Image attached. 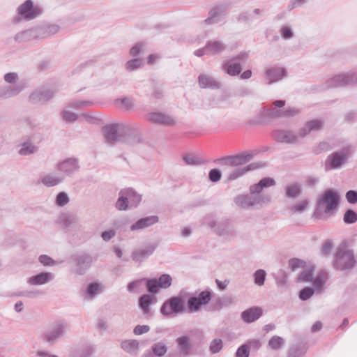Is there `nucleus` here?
Returning a JSON list of instances; mask_svg holds the SVG:
<instances>
[{
	"instance_id": "nucleus-1",
	"label": "nucleus",
	"mask_w": 357,
	"mask_h": 357,
	"mask_svg": "<svg viewBox=\"0 0 357 357\" xmlns=\"http://www.w3.org/2000/svg\"><path fill=\"white\" fill-rule=\"evenodd\" d=\"M275 181L270 177H265L258 183L251 185L249 188V194L238 195L234 198L235 204L241 208H248L252 206L268 203L271 201V196L261 194L263 189L275 185Z\"/></svg>"
},
{
	"instance_id": "nucleus-2",
	"label": "nucleus",
	"mask_w": 357,
	"mask_h": 357,
	"mask_svg": "<svg viewBox=\"0 0 357 357\" xmlns=\"http://www.w3.org/2000/svg\"><path fill=\"white\" fill-rule=\"evenodd\" d=\"M67 332L65 321L59 320L52 322L40 335V340L48 344L54 345L61 339Z\"/></svg>"
},
{
	"instance_id": "nucleus-3",
	"label": "nucleus",
	"mask_w": 357,
	"mask_h": 357,
	"mask_svg": "<svg viewBox=\"0 0 357 357\" xmlns=\"http://www.w3.org/2000/svg\"><path fill=\"white\" fill-rule=\"evenodd\" d=\"M338 194L333 190H327L318 198L316 213L317 215L333 214L339 204Z\"/></svg>"
},
{
	"instance_id": "nucleus-4",
	"label": "nucleus",
	"mask_w": 357,
	"mask_h": 357,
	"mask_svg": "<svg viewBox=\"0 0 357 357\" xmlns=\"http://www.w3.org/2000/svg\"><path fill=\"white\" fill-rule=\"evenodd\" d=\"M16 13L17 15L13 19L15 24L37 18L42 15L43 9L39 5H35L32 0H26L17 8Z\"/></svg>"
},
{
	"instance_id": "nucleus-5",
	"label": "nucleus",
	"mask_w": 357,
	"mask_h": 357,
	"mask_svg": "<svg viewBox=\"0 0 357 357\" xmlns=\"http://www.w3.org/2000/svg\"><path fill=\"white\" fill-rule=\"evenodd\" d=\"M353 151V147L349 146L344 147L340 151L330 154L326 160L325 169L328 171L341 168L351 156Z\"/></svg>"
},
{
	"instance_id": "nucleus-6",
	"label": "nucleus",
	"mask_w": 357,
	"mask_h": 357,
	"mask_svg": "<svg viewBox=\"0 0 357 357\" xmlns=\"http://www.w3.org/2000/svg\"><path fill=\"white\" fill-rule=\"evenodd\" d=\"M232 6V2L227 0L215 3L208 10V17L202 23L205 25L218 23L220 17L226 15Z\"/></svg>"
},
{
	"instance_id": "nucleus-7",
	"label": "nucleus",
	"mask_w": 357,
	"mask_h": 357,
	"mask_svg": "<svg viewBox=\"0 0 357 357\" xmlns=\"http://www.w3.org/2000/svg\"><path fill=\"white\" fill-rule=\"evenodd\" d=\"M355 264L353 251L344 247L340 248L335 255L334 267L340 271H345L353 268Z\"/></svg>"
},
{
	"instance_id": "nucleus-8",
	"label": "nucleus",
	"mask_w": 357,
	"mask_h": 357,
	"mask_svg": "<svg viewBox=\"0 0 357 357\" xmlns=\"http://www.w3.org/2000/svg\"><path fill=\"white\" fill-rule=\"evenodd\" d=\"M285 100H277L270 106L265 107L260 112L261 119L268 121H273L282 119V107L285 105Z\"/></svg>"
},
{
	"instance_id": "nucleus-9",
	"label": "nucleus",
	"mask_w": 357,
	"mask_h": 357,
	"mask_svg": "<svg viewBox=\"0 0 357 357\" xmlns=\"http://www.w3.org/2000/svg\"><path fill=\"white\" fill-rule=\"evenodd\" d=\"M126 128L124 126V123H114L102 127V132L106 142L109 144L121 142L123 136L122 132H124Z\"/></svg>"
},
{
	"instance_id": "nucleus-10",
	"label": "nucleus",
	"mask_w": 357,
	"mask_h": 357,
	"mask_svg": "<svg viewBox=\"0 0 357 357\" xmlns=\"http://www.w3.org/2000/svg\"><path fill=\"white\" fill-rule=\"evenodd\" d=\"M208 226L216 234L225 239L229 240L236 236L234 228L227 220H212L208 223Z\"/></svg>"
},
{
	"instance_id": "nucleus-11",
	"label": "nucleus",
	"mask_w": 357,
	"mask_h": 357,
	"mask_svg": "<svg viewBox=\"0 0 357 357\" xmlns=\"http://www.w3.org/2000/svg\"><path fill=\"white\" fill-rule=\"evenodd\" d=\"M352 84H357V74L353 72L334 75L326 82L327 88L344 86Z\"/></svg>"
},
{
	"instance_id": "nucleus-12",
	"label": "nucleus",
	"mask_w": 357,
	"mask_h": 357,
	"mask_svg": "<svg viewBox=\"0 0 357 357\" xmlns=\"http://www.w3.org/2000/svg\"><path fill=\"white\" fill-rule=\"evenodd\" d=\"M184 311V304L183 299L179 296H174L168 299L163 303L160 308V312L165 316H169L172 314H178Z\"/></svg>"
},
{
	"instance_id": "nucleus-13",
	"label": "nucleus",
	"mask_w": 357,
	"mask_h": 357,
	"mask_svg": "<svg viewBox=\"0 0 357 357\" xmlns=\"http://www.w3.org/2000/svg\"><path fill=\"white\" fill-rule=\"evenodd\" d=\"M52 89L40 87L34 90L29 96V101L33 105H44L54 96Z\"/></svg>"
},
{
	"instance_id": "nucleus-14",
	"label": "nucleus",
	"mask_w": 357,
	"mask_h": 357,
	"mask_svg": "<svg viewBox=\"0 0 357 357\" xmlns=\"http://www.w3.org/2000/svg\"><path fill=\"white\" fill-rule=\"evenodd\" d=\"M273 139L278 143H283L288 144H296L301 138L298 132L296 133L293 130L278 129L272 133Z\"/></svg>"
},
{
	"instance_id": "nucleus-15",
	"label": "nucleus",
	"mask_w": 357,
	"mask_h": 357,
	"mask_svg": "<svg viewBox=\"0 0 357 357\" xmlns=\"http://www.w3.org/2000/svg\"><path fill=\"white\" fill-rule=\"evenodd\" d=\"M79 169V160L75 158H69L56 165V169L62 174L70 176Z\"/></svg>"
},
{
	"instance_id": "nucleus-16",
	"label": "nucleus",
	"mask_w": 357,
	"mask_h": 357,
	"mask_svg": "<svg viewBox=\"0 0 357 357\" xmlns=\"http://www.w3.org/2000/svg\"><path fill=\"white\" fill-rule=\"evenodd\" d=\"M156 247L155 244L149 243L143 247L136 248L131 253V259L135 262L141 264L154 252Z\"/></svg>"
},
{
	"instance_id": "nucleus-17",
	"label": "nucleus",
	"mask_w": 357,
	"mask_h": 357,
	"mask_svg": "<svg viewBox=\"0 0 357 357\" xmlns=\"http://www.w3.org/2000/svg\"><path fill=\"white\" fill-rule=\"evenodd\" d=\"M75 272L78 275H84L93 263L91 255L82 253L77 255L74 258Z\"/></svg>"
},
{
	"instance_id": "nucleus-18",
	"label": "nucleus",
	"mask_w": 357,
	"mask_h": 357,
	"mask_svg": "<svg viewBox=\"0 0 357 357\" xmlns=\"http://www.w3.org/2000/svg\"><path fill=\"white\" fill-rule=\"evenodd\" d=\"M287 71L284 68L274 66L266 69L264 76L268 84H272L287 77Z\"/></svg>"
},
{
	"instance_id": "nucleus-19",
	"label": "nucleus",
	"mask_w": 357,
	"mask_h": 357,
	"mask_svg": "<svg viewBox=\"0 0 357 357\" xmlns=\"http://www.w3.org/2000/svg\"><path fill=\"white\" fill-rule=\"evenodd\" d=\"M147 119L152 123L165 126H171L176 124V120L172 116L162 112L150 113L148 114Z\"/></svg>"
},
{
	"instance_id": "nucleus-20",
	"label": "nucleus",
	"mask_w": 357,
	"mask_h": 357,
	"mask_svg": "<svg viewBox=\"0 0 357 357\" xmlns=\"http://www.w3.org/2000/svg\"><path fill=\"white\" fill-rule=\"evenodd\" d=\"M251 158L250 154L242 153L234 156H227L217 160V162L221 165H228L236 167L242 165L248 162Z\"/></svg>"
},
{
	"instance_id": "nucleus-21",
	"label": "nucleus",
	"mask_w": 357,
	"mask_h": 357,
	"mask_svg": "<svg viewBox=\"0 0 357 357\" xmlns=\"http://www.w3.org/2000/svg\"><path fill=\"white\" fill-rule=\"evenodd\" d=\"M124 126L127 127L126 128L128 129H126V130L122 132L123 136L121 141L130 145H134L140 142L141 137L138 130L128 123H124Z\"/></svg>"
},
{
	"instance_id": "nucleus-22",
	"label": "nucleus",
	"mask_w": 357,
	"mask_h": 357,
	"mask_svg": "<svg viewBox=\"0 0 357 357\" xmlns=\"http://www.w3.org/2000/svg\"><path fill=\"white\" fill-rule=\"evenodd\" d=\"M323 128V121L319 119H313L307 121L304 126L299 129L298 136L303 138L311 132L319 131Z\"/></svg>"
},
{
	"instance_id": "nucleus-23",
	"label": "nucleus",
	"mask_w": 357,
	"mask_h": 357,
	"mask_svg": "<svg viewBox=\"0 0 357 357\" xmlns=\"http://www.w3.org/2000/svg\"><path fill=\"white\" fill-rule=\"evenodd\" d=\"M158 220L159 218L156 215H151L140 218L130 227V230L135 231L145 229L157 223Z\"/></svg>"
},
{
	"instance_id": "nucleus-24",
	"label": "nucleus",
	"mask_w": 357,
	"mask_h": 357,
	"mask_svg": "<svg viewBox=\"0 0 357 357\" xmlns=\"http://www.w3.org/2000/svg\"><path fill=\"white\" fill-rule=\"evenodd\" d=\"M262 313L260 307H253L242 312L241 318L246 323H252L257 320Z\"/></svg>"
},
{
	"instance_id": "nucleus-25",
	"label": "nucleus",
	"mask_w": 357,
	"mask_h": 357,
	"mask_svg": "<svg viewBox=\"0 0 357 357\" xmlns=\"http://www.w3.org/2000/svg\"><path fill=\"white\" fill-rule=\"evenodd\" d=\"M130 208H137L142 201V195L132 188L122 190Z\"/></svg>"
},
{
	"instance_id": "nucleus-26",
	"label": "nucleus",
	"mask_w": 357,
	"mask_h": 357,
	"mask_svg": "<svg viewBox=\"0 0 357 357\" xmlns=\"http://www.w3.org/2000/svg\"><path fill=\"white\" fill-rule=\"evenodd\" d=\"M199 86L202 89H217L220 86V83L213 77L202 74L198 77Z\"/></svg>"
},
{
	"instance_id": "nucleus-27",
	"label": "nucleus",
	"mask_w": 357,
	"mask_h": 357,
	"mask_svg": "<svg viewBox=\"0 0 357 357\" xmlns=\"http://www.w3.org/2000/svg\"><path fill=\"white\" fill-rule=\"evenodd\" d=\"M180 353L184 356H188L191 354L192 345L190 339L187 335L178 337L176 340Z\"/></svg>"
},
{
	"instance_id": "nucleus-28",
	"label": "nucleus",
	"mask_w": 357,
	"mask_h": 357,
	"mask_svg": "<svg viewBox=\"0 0 357 357\" xmlns=\"http://www.w3.org/2000/svg\"><path fill=\"white\" fill-rule=\"evenodd\" d=\"M22 91V86H4L0 87V99H7L17 96Z\"/></svg>"
},
{
	"instance_id": "nucleus-29",
	"label": "nucleus",
	"mask_w": 357,
	"mask_h": 357,
	"mask_svg": "<svg viewBox=\"0 0 357 357\" xmlns=\"http://www.w3.org/2000/svg\"><path fill=\"white\" fill-rule=\"evenodd\" d=\"M54 275L51 273H40L29 278L28 282L31 285H42L53 280Z\"/></svg>"
},
{
	"instance_id": "nucleus-30",
	"label": "nucleus",
	"mask_w": 357,
	"mask_h": 357,
	"mask_svg": "<svg viewBox=\"0 0 357 357\" xmlns=\"http://www.w3.org/2000/svg\"><path fill=\"white\" fill-rule=\"evenodd\" d=\"M40 182L46 187H53L63 181V177L53 173H49L40 178Z\"/></svg>"
},
{
	"instance_id": "nucleus-31",
	"label": "nucleus",
	"mask_w": 357,
	"mask_h": 357,
	"mask_svg": "<svg viewBox=\"0 0 357 357\" xmlns=\"http://www.w3.org/2000/svg\"><path fill=\"white\" fill-rule=\"evenodd\" d=\"M222 70L230 76L240 74L242 67L240 63L230 61H225L222 66Z\"/></svg>"
},
{
	"instance_id": "nucleus-32",
	"label": "nucleus",
	"mask_w": 357,
	"mask_h": 357,
	"mask_svg": "<svg viewBox=\"0 0 357 357\" xmlns=\"http://www.w3.org/2000/svg\"><path fill=\"white\" fill-rule=\"evenodd\" d=\"M206 48L208 49V54L214 55L223 52L227 45L220 40H211L206 45Z\"/></svg>"
},
{
	"instance_id": "nucleus-33",
	"label": "nucleus",
	"mask_w": 357,
	"mask_h": 357,
	"mask_svg": "<svg viewBox=\"0 0 357 357\" xmlns=\"http://www.w3.org/2000/svg\"><path fill=\"white\" fill-rule=\"evenodd\" d=\"M261 10L259 8H255L252 13L249 11H243L236 16V20L238 22L249 23L253 18V15L259 16L261 15Z\"/></svg>"
},
{
	"instance_id": "nucleus-34",
	"label": "nucleus",
	"mask_w": 357,
	"mask_h": 357,
	"mask_svg": "<svg viewBox=\"0 0 357 357\" xmlns=\"http://www.w3.org/2000/svg\"><path fill=\"white\" fill-rule=\"evenodd\" d=\"M34 40L31 28L20 31L15 35L14 40L16 43H26Z\"/></svg>"
},
{
	"instance_id": "nucleus-35",
	"label": "nucleus",
	"mask_w": 357,
	"mask_h": 357,
	"mask_svg": "<svg viewBox=\"0 0 357 357\" xmlns=\"http://www.w3.org/2000/svg\"><path fill=\"white\" fill-rule=\"evenodd\" d=\"M122 349L130 354H136L139 350V342L136 340H129L121 343Z\"/></svg>"
},
{
	"instance_id": "nucleus-36",
	"label": "nucleus",
	"mask_w": 357,
	"mask_h": 357,
	"mask_svg": "<svg viewBox=\"0 0 357 357\" xmlns=\"http://www.w3.org/2000/svg\"><path fill=\"white\" fill-rule=\"evenodd\" d=\"M328 279V273L325 271H321L319 272L314 280V288L316 290H321L323 286L326 282Z\"/></svg>"
},
{
	"instance_id": "nucleus-37",
	"label": "nucleus",
	"mask_w": 357,
	"mask_h": 357,
	"mask_svg": "<svg viewBox=\"0 0 357 357\" xmlns=\"http://www.w3.org/2000/svg\"><path fill=\"white\" fill-rule=\"evenodd\" d=\"M302 192V188L299 184H291L286 188V196L289 198H296L298 197Z\"/></svg>"
},
{
	"instance_id": "nucleus-38",
	"label": "nucleus",
	"mask_w": 357,
	"mask_h": 357,
	"mask_svg": "<svg viewBox=\"0 0 357 357\" xmlns=\"http://www.w3.org/2000/svg\"><path fill=\"white\" fill-rule=\"evenodd\" d=\"M115 206L119 211H126L130 208L128 201L126 199L122 190L119 192V198L115 204Z\"/></svg>"
},
{
	"instance_id": "nucleus-39",
	"label": "nucleus",
	"mask_w": 357,
	"mask_h": 357,
	"mask_svg": "<svg viewBox=\"0 0 357 357\" xmlns=\"http://www.w3.org/2000/svg\"><path fill=\"white\" fill-rule=\"evenodd\" d=\"M151 349L155 356L162 357L167 353V347L164 342H159L153 344L151 347Z\"/></svg>"
},
{
	"instance_id": "nucleus-40",
	"label": "nucleus",
	"mask_w": 357,
	"mask_h": 357,
	"mask_svg": "<svg viewBox=\"0 0 357 357\" xmlns=\"http://www.w3.org/2000/svg\"><path fill=\"white\" fill-rule=\"evenodd\" d=\"M42 27L44 38H49L56 34L60 30V27L56 24H44L42 25Z\"/></svg>"
},
{
	"instance_id": "nucleus-41",
	"label": "nucleus",
	"mask_w": 357,
	"mask_h": 357,
	"mask_svg": "<svg viewBox=\"0 0 357 357\" xmlns=\"http://www.w3.org/2000/svg\"><path fill=\"white\" fill-rule=\"evenodd\" d=\"M100 293V285L96 282L89 284L86 290V295L90 298H93Z\"/></svg>"
},
{
	"instance_id": "nucleus-42",
	"label": "nucleus",
	"mask_w": 357,
	"mask_h": 357,
	"mask_svg": "<svg viewBox=\"0 0 357 357\" xmlns=\"http://www.w3.org/2000/svg\"><path fill=\"white\" fill-rule=\"evenodd\" d=\"M305 354L304 347L300 344H296L289 349L287 357H303Z\"/></svg>"
},
{
	"instance_id": "nucleus-43",
	"label": "nucleus",
	"mask_w": 357,
	"mask_h": 357,
	"mask_svg": "<svg viewBox=\"0 0 357 357\" xmlns=\"http://www.w3.org/2000/svg\"><path fill=\"white\" fill-rule=\"evenodd\" d=\"M37 151L36 146L32 143L24 142L18 153L21 155H29L34 153Z\"/></svg>"
},
{
	"instance_id": "nucleus-44",
	"label": "nucleus",
	"mask_w": 357,
	"mask_h": 357,
	"mask_svg": "<svg viewBox=\"0 0 357 357\" xmlns=\"http://www.w3.org/2000/svg\"><path fill=\"white\" fill-rule=\"evenodd\" d=\"M252 165H249L247 167H241V168H237L234 169L233 172L230 173V174L228 176L229 181H234L243 175H244L246 172L252 169L251 168Z\"/></svg>"
},
{
	"instance_id": "nucleus-45",
	"label": "nucleus",
	"mask_w": 357,
	"mask_h": 357,
	"mask_svg": "<svg viewBox=\"0 0 357 357\" xmlns=\"http://www.w3.org/2000/svg\"><path fill=\"white\" fill-rule=\"evenodd\" d=\"M223 348V342L220 338L213 339L209 344V351L212 354L219 353Z\"/></svg>"
},
{
	"instance_id": "nucleus-46",
	"label": "nucleus",
	"mask_w": 357,
	"mask_h": 357,
	"mask_svg": "<svg viewBox=\"0 0 357 357\" xmlns=\"http://www.w3.org/2000/svg\"><path fill=\"white\" fill-rule=\"evenodd\" d=\"M61 220L66 227H68L75 224L78 221V218L75 215L66 213L62 214Z\"/></svg>"
},
{
	"instance_id": "nucleus-47",
	"label": "nucleus",
	"mask_w": 357,
	"mask_h": 357,
	"mask_svg": "<svg viewBox=\"0 0 357 357\" xmlns=\"http://www.w3.org/2000/svg\"><path fill=\"white\" fill-rule=\"evenodd\" d=\"M152 303V298L149 294L142 295L139 300V304L144 313L149 311V305Z\"/></svg>"
},
{
	"instance_id": "nucleus-48",
	"label": "nucleus",
	"mask_w": 357,
	"mask_h": 357,
	"mask_svg": "<svg viewBox=\"0 0 357 357\" xmlns=\"http://www.w3.org/2000/svg\"><path fill=\"white\" fill-rule=\"evenodd\" d=\"M202 304L195 296H191L188 300V307L190 312H197L200 310Z\"/></svg>"
},
{
	"instance_id": "nucleus-49",
	"label": "nucleus",
	"mask_w": 357,
	"mask_h": 357,
	"mask_svg": "<svg viewBox=\"0 0 357 357\" xmlns=\"http://www.w3.org/2000/svg\"><path fill=\"white\" fill-rule=\"evenodd\" d=\"M301 109L296 107H289L286 109H282V119H290L299 115Z\"/></svg>"
},
{
	"instance_id": "nucleus-50",
	"label": "nucleus",
	"mask_w": 357,
	"mask_h": 357,
	"mask_svg": "<svg viewBox=\"0 0 357 357\" xmlns=\"http://www.w3.org/2000/svg\"><path fill=\"white\" fill-rule=\"evenodd\" d=\"M314 270L308 268L304 270L298 277V282H311L313 279Z\"/></svg>"
},
{
	"instance_id": "nucleus-51",
	"label": "nucleus",
	"mask_w": 357,
	"mask_h": 357,
	"mask_svg": "<svg viewBox=\"0 0 357 357\" xmlns=\"http://www.w3.org/2000/svg\"><path fill=\"white\" fill-rule=\"evenodd\" d=\"M284 344V340L280 337L275 335L268 341V346L274 350L280 349Z\"/></svg>"
},
{
	"instance_id": "nucleus-52",
	"label": "nucleus",
	"mask_w": 357,
	"mask_h": 357,
	"mask_svg": "<svg viewBox=\"0 0 357 357\" xmlns=\"http://www.w3.org/2000/svg\"><path fill=\"white\" fill-rule=\"evenodd\" d=\"M343 220L346 224H353L357 221V213L352 209L346 211Z\"/></svg>"
},
{
	"instance_id": "nucleus-53",
	"label": "nucleus",
	"mask_w": 357,
	"mask_h": 357,
	"mask_svg": "<svg viewBox=\"0 0 357 357\" xmlns=\"http://www.w3.org/2000/svg\"><path fill=\"white\" fill-rule=\"evenodd\" d=\"M172 278L168 274H162L158 280L159 287L162 289H167L172 284Z\"/></svg>"
},
{
	"instance_id": "nucleus-54",
	"label": "nucleus",
	"mask_w": 357,
	"mask_h": 357,
	"mask_svg": "<svg viewBox=\"0 0 357 357\" xmlns=\"http://www.w3.org/2000/svg\"><path fill=\"white\" fill-rule=\"evenodd\" d=\"M266 271L263 269H259L254 273L255 283L258 286H261L264 284L266 278Z\"/></svg>"
},
{
	"instance_id": "nucleus-55",
	"label": "nucleus",
	"mask_w": 357,
	"mask_h": 357,
	"mask_svg": "<svg viewBox=\"0 0 357 357\" xmlns=\"http://www.w3.org/2000/svg\"><path fill=\"white\" fill-rule=\"evenodd\" d=\"M70 201L68 194L65 192H60L56 197V204L59 206H64Z\"/></svg>"
},
{
	"instance_id": "nucleus-56",
	"label": "nucleus",
	"mask_w": 357,
	"mask_h": 357,
	"mask_svg": "<svg viewBox=\"0 0 357 357\" xmlns=\"http://www.w3.org/2000/svg\"><path fill=\"white\" fill-rule=\"evenodd\" d=\"M202 305L208 304L211 299V293L210 291L206 290L200 292L197 297Z\"/></svg>"
},
{
	"instance_id": "nucleus-57",
	"label": "nucleus",
	"mask_w": 357,
	"mask_h": 357,
	"mask_svg": "<svg viewBox=\"0 0 357 357\" xmlns=\"http://www.w3.org/2000/svg\"><path fill=\"white\" fill-rule=\"evenodd\" d=\"M314 292V289L312 287H305L299 292V298L302 301L309 299Z\"/></svg>"
},
{
	"instance_id": "nucleus-58",
	"label": "nucleus",
	"mask_w": 357,
	"mask_h": 357,
	"mask_svg": "<svg viewBox=\"0 0 357 357\" xmlns=\"http://www.w3.org/2000/svg\"><path fill=\"white\" fill-rule=\"evenodd\" d=\"M142 63V61L141 59H131L126 63V68L129 71H132L140 67Z\"/></svg>"
},
{
	"instance_id": "nucleus-59",
	"label": "nucleus",
	"mask_w": 357,
	"mask_h": 357,
	"mask_svg": "<svg viewBox=\"0 0 357 357\" xmlns=\"http://www.w3.org/2000/svg\"><path fill=\"white\" fill-rule=\"evenodd\" d=\"M38 260L44 266H53L57 264L52 258L46 255H42L39 257Z\"/></svg>"
},
{
	"instance_id": "nucleus-60",
	"label": "nucleus",
	"mask_w": 357,
	"mask_h": 357,
	"mask_svg": "<svg viewBox=\"0 0 357 357\" xmlns=\"http://www.w3.org/2000/svg\"><path fill=\"white\" fill-rule=\"evenodd\" d=\"M305 261L299 259H291L289 261V266L291 271H294L298 268H303L305 266Z\"/></svg>"
},
{
	"instance_id": "nucleus-61",
	"label": "nucleus",
	"mask_w": 357,
	"mask_h": 357,
	"mask_svg": "<svg viewBox=\"0 0 357 357\" xmlns=\"http://www.w3.org/2000/svg\"><path fill=\"white\" fill-rule=\"evenodd\" d=\"M249 346L246 344L240 346L236 352V357H249Z\"/></svg>"
},
{
	"instance_id": "nucleus-62",
	"label": "nucleus",
	"mask_w": 357,
	"mask_h": 357,
	"mask_svg": "<svg viewBox=\"0 0 357 357\" xmlns=\"http://www.w3.org/2000/svg\"><path fill=\"white\" fill-rule=\"evenodd\" d=\"M148 291L151 293H156L158 291L159 284L157 280L150 279L146 282Z\"/></svg>"
},
{
	"instance_id": "nucleus-63",
	"label": "nucleus",
	"mask_w": 357,
	"mask_h": 357,
	"mask_svg": "<svg viewBox=\"0 0 357 357\" xmlns=\"http://www.w3.org/2000/svg\"><path fill=\"white\" fill-rule=\"evenodd\" d=\"M183 159L187 165H196L201 164V161L198 158L192 154H187L183 156Z\"/></svg>"
},
{
	"instance_id": "nucleus-64",
	"label": "nucleus",
	"mask_w": 357,
	"mask_h": 357,
	"mask_svg": "<svg viewBox=\"0 0 357 357\" xmlns=\"http://www.w3.org/2000/svg\"><path fill=\"white\" fill-rule=\"evenodd\" d=\"M221 176V172L218 169H212L208 173L209 180L213 183L219 181Z\"/></svg>"
}]
</instances>
